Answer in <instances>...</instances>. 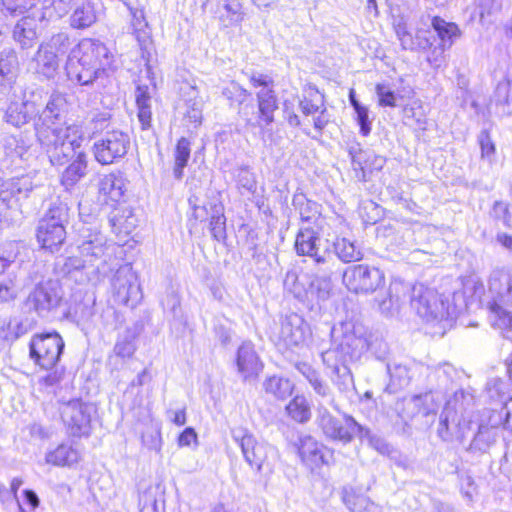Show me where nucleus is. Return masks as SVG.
<instances>
[{
  "instance_id": "obj_21",
  "label": "nucleus",
  "mask_w": 512,
  "mask_h": 512,
  "mask_svg": "<svg viewBox=\"0 0 512 512\" xmlns=\"http://www.w3.org/2000/svg\"><path fill=\"white\" fill-rule=\"evenodd\" d=\"M32 190L33 183L28 176L7 179L0 185V200L8 208H14L27 199Z\"/></svg>"
},
{
  "instance_id": "obj_52",
  "label": "nucleus",
  "mask_w": 512,
  "mask_h": 512,
  "mask_svg": "<svg viewBox=\"0 0 512 512\" xmlns=\"http://www.w3.org/2000/svg\"><path fill=\"white\" fill-rule=\"evenodd\" d=\"M40 45H42L47 50L54 52L56 56L60 57L69 51L71 41L67 33L60 32L53 35L47 42H43Z\"/></svg>"
},
{
  "instance_id": "obj_25",
  "label": "nucleus",
  "mask_w": 512,
  "mask_h": 512,
  "mask_svg": "<svg viewBox=\"0 0 512 512\" xmlns=\"http://www.w3.org/2000/svg\"><path fill=\"white\" fill-rule=\"evenodd\" d=\"M131 15V28L144 59H149L152 49L151 29L146 21L143 9L136 7L128 9Z\"/></svg>"
},
{
  "instance_id": "obj_46",
  "label": "nucleus",
  "mask_w": 512,
  "mask_h": 512,
  "mask_svg": "<svg viewBox=\"0 0 512 512\" xmlns=\"http://www.w3.org/2000/svg\"><path fill=\"white\" fill-rule=\"evenodd\" d=\"M42 6V19H60L67 15L72 8L74 0H40Z\"/></svg>"
},
{
  "instance_id": "obj_38",
  "label": "nucleus",
  "mask_w": 512,
  "mask_h": 512,
  "mask_svg": "<svg viewBox=\"0 0 512 512\" xmlns=\"http://www.w3.org/2000/svg\"><path fill=\"white\" fill-rule=\"evenodd\" d=\"M387 371L390 376V382L386 390L390 393H396L398 390L408 386L413 377L412 368L405 364H388Z\"/></svg>"
},
{
  "instance_id": "obj_20",
  "label": "nucleus",
  "mask_w": 512,
  "mask_h": 512,
  "mask_svg": "<svg viewBox=\"0 0 512 512\" xmlns=\"http://www.w3.org/2000/svg\"><path fill=\"white\" fill-rule=\"evenodd\" d=\"M310 335L306 321L298 314L292 313L281 321L277 335V344L285 348L300 347Z\"/></svg>"
},
{
  "instance_id": "obj_4",
  "label": "nucleus",
  "mask_w": 512,
  "mask_h": 512,
  "mask_svg": "<svg viewBox=\"0 0 512 512\" xmlns=\"http://www.w3.org/2000/svg\"><path fill=\"white\" fill-rule=\"evenodd\" d=\"M331 336L333 346L321 353L323 363H332L333 360L355 362L372 348L368 332L360 323L343 322L332 329Z\"/></svg>"
},
{
  "instance_id": "obj_51",
  "label": "nucleus",
  "mask_w": 512,
  "mask_h": 512,
  "mask_svg": "<svg viewBox=\"0 0 512 512\" xmlns=\"http://www.w3.org/2000/svg\"><path fill=\"white\" fill-rule=\"evenodd\" d=\"M113 226L118 227L124 233H130L138 225V219L130 207H125L112 218Z\"/></svg>"
},
{
  "instance_id": "obj_12",
  "label": "nucleus",
  "mask_w": 512,
  "mask_h": 512,
  "mask_svg": "<svg viewBox=\"0 0 512 512\" xmlns=\"http://www.w3.org/2000/svg\"><path fill=\"white\" fill-rule=\"evenodd\" d=\"M316 424L325 438L344 445L352 442L360 428V424L351 415L344 414L338 418L322 406L317 409Z\"/></svg>"
},
{
  "instance_id": "obj_35",
  "label": "nucleus",
  "mask_w": 512,
  "mask_h": 512,
  "mask_svg": "<svg viewBox=\"0 0 512 512\" xmlns=\"http://www.w3.org/2000/svg\"><path fill=\"white\" fill-rule=\"evenodd\" d=\"M34 60L36 62L37 73L47 79H52L58 72L60 59L54 52L47 50L42 45L38 47Z\"/></svg>"
},
{
  "instance_id": "obj_6",
  "label": "nucleus",
  "mask_w": 512,
  "mask_h": 512,
  "mask_svg": "<svg viewBox=\"0 0 512 512\" xmlns=\"http://www.w3.org/2000/svg\"><path fill=\"white\" fill-rule=\"evenodd\" d=\"M490 320L500 329L512 327V271L507 268H495L488 277Z\"/></svg>"
},
{
  "instance_id": "obj_2",
  "label": "nucleus",
  "mask_w": 512,
  "mask_h": 512,
  "mask_svg": "<svg viewBox=\"0 0 512 512\" xmlns=\"http://www.w3.org/2000/svg\"><path fill=\"white\" fill-rule=\"evenodd\" d=\"M407 299L418 316L426 322L452 321L459 312L456 305H450L435 289L421 283L410 287L400 281L390 284L387 297L377 300L378 308L383 314H392Z\"/></svg>"
},
{
  "instance_id": "obj_41",
  "label": "nucleus",
  "mask_w": 512,
  "mask_h": 512,
  "mask_svg": "<svg viewBox=\"0 0 512 512\" xmlns=\"http://www.w3.org/2000/svg\"><path fill=\"white\" fill-rule=\"evenodd\" d=\"M135 99L138 108V119L143 130L150 128L152 120L151 96L148 86H137Z\"/></svg>"
},
{
  "instance_id": "obj_63",
  "label": "nucleus",
  "mask_w": 512,
  "mask_h": 512,
  "mask_svg": "<svg viewBox=\"0 0 512 512\" xmlns=\"http://www.w3.org/2000/svg\"><path fill=\"white\" fill-rule=\"evenodd\" d=\"M0 75L10 79L17 77V57L14 53H8L0 58Z\"/></svg>"
},
{
  "instance_id": "obj_27",
  "label": "nucleus",
  "mask_w": 512,
  "mask_h": 512,
  "mask_svg": "<svg viewBox=\"0 0 512 512\" xmlns=\"http://www.w3.org/2000/svg\"><path fill=\"white\" fill-rule=\"evenodd\" d=\"M316 266L319 268L318 272L309 276L308 299L326 300L332 289L331 277L336 264Z\"/></svg>"
},
{
  "instance_id": "obj_47",
  "label": "nucleus",
  "mask_w": 512,
  "mask_h": 512,
  "mask_svg": "<svg viewBox=\"0 0 512 512\" xmlns=\"http://www.w3.org/2000/svg\"><path fill=\"white\" fill-rule=\"evenodd\" d=\"M431 24L442 42V50H444L446 46L450 47L453 43V39L457 37L459 32L457 25L446 22L444 19L437 16L432 18Z\"/></svg>"
},
{
  "instance_id": "obj_39",
  "label": "nucleus",
  "mask_w": 512,
  "mask_h": 512,
  "mask_svg": "<svg viewBox=\"0 0 512 512\" xmlns=\"http://www.w3.org/2000/svg\"><path fill=\"white\" fill-rule=\"evenodd\" d=\"M80 459L79 451L71 445L60 444L54 450L48 452L45 461L54 466H72Z\"/></svg>"
},
{
  "instance_id": "obj_40",
  "label": "nucleus",
  "mask_w": 512,
  "mask_h": 512,
  "mask_svg": "<svg viewBox=\"0 0 512 512\" xmlns=\"http://www.w3.org/2000/svg\"><path fill=\"white\" fill-rule=\"evenodd\" d=\"M309 276L300 277L296 270L287 271L284 278V289L300 301L308 300Z\"/></svg>"
},
{
  "instance_id": "obj_13",
  "label": "nucleus",
  "mask_w": 512,
  "mask_h": 512,
  "mask_svg": "<svg viewBox=\"0 0 512 512\" xmlns=\"http://www.w3.org/2000/svg\"><path fill=\"white\" fill-rule=\"evenodd\" d=\"M250 83L259 88L256 93L258 103V116L253 126H268L274 122V112L278 109V100L274 91L273 79L262 73H252Z\"/></svg>"
},
{
  "instance_id": "obj_9",
  "label": "nucleus",
  "mask_w": 512,
  "mask_h": 512,
  "mask_svg": "<svg viewBox=\"0 0 512 512\" xmlns=\"http://www.w3.org/2000/svg\"><path fill=\"white\" fill-rule=\"evenodd\" d=\"M231 437L233 441L240 447L245 461L258 471H262L265 467L270 468L277 457L275 447L259 442L255 436L246 428L235 427L231 429Z\"/></svg>"
},
{
  "instance_id": "obj_29",
  "label": "nucleus",
  "mask_w": 512,
  "mask_h": 512,
  "mask_svg": "<svg viewBox=\"0 0 512 512\" xmlns=\"http://www.w3.org/2000/svg\"><path fill=\"white\" fill-rule=\"evenodd\" d=\"M332 256L343 263L361 261L364 257L361 247L347 237L336 236L330 245Z\"/></svg>"
},
{
  "instance_id": "obj_10",
  "label": "nucleus",
  "mask_w": 512,
  "mask_h": 512,
  "mask_svg": "<svg viewBox=\"0 0 512 512\" xmlns=\"http://www.w3.org/2000/svg\"><path fill=\"white\" fill-rule=\"evenodd\" d=\"M500 426L512 430V396L503 403L500 410H491L486 422L482 421L479 424L469 449L478 452L488 451L497 440Z\"/></svg>"
},
{
  "instance_id": "obj_61",
  "label": "nucleus",
  "mask_w": 512,
  "mask_h": 512,
  "mask_svg": "<svg viewBox=\"0 0 512 512\" xmlns=\"http://www.w3.org/2000/svg\"><path fill=\"white\" fill-rule=\"evenodd\" d=\"M479 16L482 22L487 16H492L501 11L503 0H477Z\"/></svg>"
},
{
  "instance_id": "obj_24",
  "label": "nucleus",
  "mask_w": 512,
  "mask_h": 512,
  "mask_svg": "<svg viewBox=\"0 0 512 512\" xmlns=\"http://www.w3.org/2000/svg\"><path fill=\"white\" fill-rule=\"evenodd\" d=\"M37 114L39 107L34 100L12 101L4 112L3 120L9 125L21 128L31 120L37 119Z\"/></svg>"
},
{
  "instance_id": "obj_31",
  "label": "nucleus",
  "mask_w": 512,
  "mask_h": 512,
  "mask_svg": "<svg viewBox=\"0 0 512 512\" xmlns=\"http://www.w3.org/2000/svg\"><path fill=\"white\" fill-rule=\"evenodd\" d=\"M350 361L333 360L332 363H324L332 370V382L339 392L345 395L352 394L355 390L354 378L348 366Z\"/></svg>"
},
{
  "instance_id": "obj_50",
  "label": "nucleus",
  "mask_w": 512,
  "mask_h": 512,
  "mask_svg": "<svg viewBox=\"0 0 512 512\" xmlns=\"http://www.w3.org/2000/svg\"><path fill=\"white\" fill-rule=\"evenodd\" d=\"M343 501L351 512H365L373 505L369 497L356 493L354 490H345Z\"/></svg>"
},
{
  "instance_id": "obj_62",
  "label": "nucleus",
  "mask_w": 512,
  "mask_h": 512,
  "mask_svg": "<svg viewBox=\"0 0 512 512\" xmlns=\"http://www.w3.org/2000/svg\"><path fill=\"white\" fill-rule=\"evenodd\" d=\"M478 142L481 148V157L492 163L496 149L487 130L481 131L478 136Z\"/></svg>"
},
{
  "instance_id": "obj_49",
  "label": "nucleus",
  "mask_w": 512,
  "mask_h": 512,
  "mask_svg": "<svg viewBox=\"0 0 512 512\" xmlns=\"http://www.w3.org/2000/svg\"><path fill=\"white\" fill-rule=\"evenodd\" d=\"M135 351V336L132 332L126 331L118 337L113 348V355L110 356V359H112L113 356L122 359L130 358L133 356Z\"/></svg>"
},
{
  "instance_id": "obj_57",
  "label": "nucleus",
  "mask_w": 512,
  "mask_h": 512,
  "mask_svg": "<svg viewBox=\"0 0 512 512\" xmlns=\"http://www.w3.org/2000/svg\"><path fill=\"white\" fill-rule=\"evenodd\" d=\"M111 114L107 111L96 112L92 115L89 120L86 130L89 133L96 134L102 132L106 128H108L110 124Z\"/></svg>"
},
{
  "instance_id": "obj_59",
  "label": "nucleus",
  "mask_w": 512,
  "mask_h": 512,
  "mask_svg": "<svg viewBox=\"0 0 512 512\" xmlns=\"http://www.w3.org/2000/svg\"><path fill=\"white\" fill-rule=\"evenodd\" d=\"M6 148H13L14 153L23 158L24 155L29 151L32 146L31 140L25 139L24 136L20 135L19 138L16 136H10L5 140Z\"/></svg>"
},
{
  "instance_id": "obj_56",
  "label": "nucleus",
  "mask_w": 512,
  "mask_h": 512,
  "mask_svg": "<svg viewBox=\"0 0 512 512\" xmlns=\"http://www.w3.org/2000/svg\"><path fill=\"white\" fill-rule=\"evenodd\" d=\"M356 436L361 440L366 439L371 447L382 454L389 451L388 444L383 438L373 434L369 428L362 426L361 424L360 428L357 429Z\"/></svg>"
},
{
  "instance_id": "obj_15",
  "label": "nucleus",
  "mask_w": 512,
  "mask_h": 512,
  "mask_svg": "<svg viewBox=\"0 0 512 512\" xmlns=\"http://www.w3.org/2000/svg\"><path fill=\"white\" fill-rule=\"evenodd\" d=\"M343 283L348 290L359 294L375 292L385 283L383 271L374 266L357 264L348 267L343 273Z\"/></svg>"
},
{
  "instance_id": "obj_11",
  "label": "nucleus",
  "mask_w": 512,
  "mask_h": 512,
  "mask_svg": "<svg viewBox=\"0 0 512 512\" xmlns=\"http://www.w3.org/2000/svg\"><path fill=\"white\" fill-rule=\"evenodd\" d=\"M63 295V290L58 281L40 282L28 293L23 306L27 312H33L41 318H47L60 307Z\"/></svg>"
},
{
  "instance_id": "obj_30",
  "label": "nucleus",
  "mask_w": 512,
  "mask_h": 512,
  "mask_svg": "<svg viewBox=\"0 0 512 512\" xmlns=\"http://www.w3.org/2000/svg\"><path fill=\"white\" fill-rule=\"evenodd\" d=\"M125 180L120 174L110 173L104 175L98 183L99 195L105 203L119 202L125 193Z\"/></svg>"
},
{
  "instance_id": "obj_3",
  "label": "nucleus",
  "mask_w": 512,
  "mask_h": 512,
  "mask_svg": "<svg viewBox=\"0 0 512 512\" xmlns=\"http://www.w3.org/2000/svg\"><path fill=\"white\" fill-rule=\"evenodd\" d=\"M112 57L100 40L83 38L68 55L65 64L67 78L81 86H91L108 76Z\"/></svg>"
},
{
  "instance_id": "obj_37",
  "label": "nucleus",
  "mask_w": 512,
  "mask_h": 512,
  "mask_svg": "<svg viewBox=\"0 0 512 512\" xmlns=\"http://www.w3.org/2000/svg\"><path fill=\"white\" fill-rule=\"evenodd\" d=\"M408 409L413 410L410 415L413 418L416 415H422L424 417L436 414L439 403L433 393L428 392L421 395H415L409 399L406 403Z\"/></svg>"
},
{
  "instance_id": "obj_14",
  "label": "nucleus",
  "mask_w": 512,
  "mask_h": 512,
  "mask_svg": "<svg viewBox=\"0 0 512 512\" xmlns=\"http://www.w3.org/2000/svg\"><path fill=\"white\" fill-rule=\"evenodd\" d=\"M114 302L119 305L135 307L142 299L138 277L131 264L121 265L111 280Z\"/></svg>"
},
{
  "instance_id": "obj_45",
  "label": "nucleus",
  "mask_w": 512,
  "mask_h": 512,
  "mask_svg": "<svg viewBox=\"0 0 512 512\" xmlns=\"http://www.w3.org/2000/svg\"><path fill=\"white\" fill-rule=\"evenodd\" d=\"M237 190L241 195H254L257 191V179L248 166L238 167L234 173Z\"/></svg>"
},
{
  "instance_id": "obj_60",
  "label": "nucleus",
  "mask_w": 512,
  "mask_h": 512,
  "mask_svg": "<svg viewBox=\"0 0 512 512\" xmlns=\"http://www.w3.org/2000/svg\"><path fill=\"white\" fill-rule=\"evenodd\" d=\"M376 94L379 99V105L384 107H396L397 95L387 84H377Z\"/></svg>"
},
{
  "instance_id": "obj_1",
  "label": "nucleus",
  "mask_w": 512,
  "mask_h": 512,
  "mask_svg": "<svg viewBox=\"0 0 512 512\" xmlns=\"http://www.w3.org/2000/svg\"><path fill=\"white\" fill-rule=\"evenodd\" d=\"M68 108L64 93L53 92L45 107L34 121L37 141L53 166L66 164L82 141V131L75 124L65 121Z\"/></svg>"
},
{
  "instance_id": "obj_55",
  "label": "nucleus",
  "mask_w": 512,
  "mask_h": 512,
  "mask_svg": "<svg viewBox=\"0 0 512 512\" xmlns=\"http://www.w3.org/2000/svg\"><path fill=\"white\" fill-rule=\"evenodd\" d=\"M210 232L217 241H223L226 238V218L221 207H215L214 214L211 216Z\"/></svg>"
},
{
  "instance_id": "obj_48",
  "label": "nucleus",
  "mask_w": 512,
  "mask_h": 512,
  "mask_svg": "<svg viewBox=\"0 0 512 512\" xmlns=\"http://www.w3.org/2000/svg\"><path fill=\"white\" fill-rule=\"evenodd\" d=\"M286 412L298 423H306L311 418V410L307 399L304 396H295L286 406Z\"/></svg>"
},
{
  "instance_id": "obj_32",
  "label": "nucleus",
  "mask_w": 512,
  "mask_h": 512,
  "mask_svg": "<svg viewBox=\"0 0 512 512\" xmlns=\"http://www.w3.org/2000/svg\"><path fill=\"white\" fill-rule=\"evenodd\" d=\"M99 11L90 0L79 3L70 16V26L74 29H87L98 20Z\"/></svg>"
},
{
  "instance_id": "obj_19",
  "label": "nucleus",
  "mask_w": 512,
  "mask_h": 512,
  "mask_svg": "<svg viewBox=\"0 0 512 512\" xmlns=\"http://www.w3.org/2000/svg\"><path fill=\"white\" fill-rule=\"evenodd\" d=\"M92 408L80 400H72L61 410L67 433L73 437L88 436L91 432Z\"/></svg>"
},
{
  "instance_id": "obj_36",
  "label": "nucleus",
  "mask_w": 512,
  "mask_h": 512,
  "mask_svg": "<svg viewBox=\"0 0 512 512\" xmlns=\"http://www.w3.org/2000/svg\"><path fill=\"white\" fill-rule=\"evenodd\" d=\"M223 97L229 102L231 107H239L240 116L247 122L251 123V119L246 112V106L241 108L251 94L238 83L232 81L222 89Z\"/></svg>"
},
{
  "instance_id": "obj_34",
  "label": "nucleus",
  "mask_w": 512,
  "mask_h": 512,
  "mask_svg": "<svg viewBox=\"0 0 512 512\" xmlns=\"http://www.w3.org/2000/svg\"><path fill=\"white\" fill-rule=\"evenodd\" d=\"M395 32L405 50L427 49L432 45L430 38L423 35L425 31L419 30L414 38L403 21L395 25Z\"/></svg>"
},
{
  "instance_id": "obj_54",
  "label": "nucleus",
  "mask_w": 512,
  "mask_h": 512,
  "mask_svg": "<svg viewBox=\"0 0 512 512\" xmlns=\"http://www.w3.org/2000/svg\"><path fill=\"white\" fill-rule=\"evenodd\" d=\"M40 0H1L2 9L12 16H20L34 8Z\"/></svg>"
},
{
  "instance_id": "obj_53",
  "label": "nucleus",
  "mask_w": 512,
  "mask_h": 512,
  "mask_svg": "<svg viewBox=\"0 0 512 512\" xmlns=\"http://www.w3.org/2000/svg\"><path fill=\"white\" fill-rule=\"evenodd\" d=\"M349 156L351 158L353 169L356 171V175L363 174L364 166L367 165L370 159V154L372 151L363 150L360 147V144L354 143L349 146L348 149Z\"/></svg>"
},
{
  "instance_id": "obj_18",
  "label": "nucleus",
  "mask_w": 512,
  "mask_h": 512,
  "mask_svg": "<svg viewBox=\"0 0 512 512\" xmlns=\"http://www.w3.org/2000/svg\"><path fill=\"white\" fill-rule=\"evenodd\" d=\"M295 445L301 461L312 472L318 471L322 466H328L334 462L333 450L309 434L299 435Z\"/></svg>"
},
{
  "instance_id": "obj_58",
  "label": "nucleus",
  "mask_w": 512,
  "mask_h": 512,
  "mask_svg": "<svg viewBox=\"0 0 512 512\" xmlns=\"http://www.w3.org/2000/svg\"><path fill=\"white\" fill-rule=\"evenodd\" d=\"M18 296V287L15 279L9 277L0 281V305L13 302Z\"/></svg>"
},
{
  "instance_id": "obj_17",
  "label": "nucleus",
  "mask_w": 512,
  "mask_h": 512,
  "mask_svg": "<svg viewBox=\"0 0 512 512\" xmlns=\"http://www.w3.org/2000/svg\"><path fill=\"white\" fill-rule=\"evenodd\" d=\"M319 242V231L310 226L301 227L296 235L294 249L297 255L310 257L315 265L336 264L330 247L321 251Z\"/></svg>"
},
{
  "instance_id": "obj_64",
  "label": "nucleus",
  "mask_w": 512,
  "mask_h": 512,
  "mask_svg": "<svg viewBox=\"0 0 512 512\" xmlns=\"http://www.w3.org/2000/svg\"><path fill=\"white\" fill-rule=\"evenodd\" d=\"M496 103L503 106L504 114L512 113V98L509 96V85L498 84L495 91Z\"/></svg>"
},
{
  "instance_id": "obj_22",
  "label": "nucleus",
  "mask_w": 512,
  "mask_h": 512,
  "mask_svg": "<svg viewBox=\"0 0 512 512\" xmlns=\"http://www.w3.org/2000/svg\"><path fill=\"white\" fill-rule=\"evenodd\" d=\"M82 241L78 248L83 261L91 265L102 259L107 250V238L98 230L82 229Z\"/></svg>"
},
{
  "instance_id": "obj_44",
  "label": "nucleus",
  "mask_w": 512,
  "mask_h": 512,
  "mask_svg": "<svg viewBox=\"0 0 512 512\" xmlns=\"http://www.w3.org/2000/svg\"><path fill=\"white\" fill-rule=\"evenodd\" d=\"M191 153V142L181 137L174 150L173 175L177 180H181L184 175V168L187 166Z\"/></svg>"
},
{
  "instance_id": "obj_23",
  "label": "nucleus",
  "mask_w": 512,
  "mask_h": 512,
  "mask_svg": "<svg viewBox=\"0 0 512 512\" xmlns=\"http://www.w3.org/2000/svg\"><path fill=\"white\" fill-rule=\"evenodd\" d=\"M235 363L238 373L244 381L257 378L263 369V364L251 342H243L239 346Z\"/></svg>"
},
{
  "instance_id": "obj_33",
  "label": "nucleus",
  "mask_w": 512,
  "mask_h": 512,
  "mask_svg": "<svg viewBox=\"0 0 512 512\" xmlns=\"http://www.w3.org/2000/svg\"><path fill=\"white\" fill-rule=\"evenodd\" d=\"M292 205L298 211L302 222L315 223L321 225V205L315 201L307 199L302 193L293 196Z\"/></svg>"
},
{
  "instance_id": "obj_43",
  "label": "nucleus",
  "mask_w": 512,
  "mask_h": 512,
  "mask_svg": "<svg viewBox=\"0 0 512 512\" xmlns=\"http://www.w3.org/2000/svg\"><path fill=\"white\" fill-rule=\"evenodd\" d=\"M263 388L267 394L272 395L276 399L285 400L291 396L294 385L287 378L271 376L263 382Z\"/></svg>"
},
{
  "instance_id": "obj_16",
  "label": "nucleus",
  "mask_w": 512,
  "mask_h": 512,
  "mask_svg": "<svg viewBox=\"0 0 512 512\" xmlns=\"http://www.w3.org/2000/svg\"><path fill=\"white\" fill-rule=\"evenodd\" d=\"M130 147V137L120 130L107 131L93 145L96 161L102 165L112 164L123 158Z\"/></svg>"
},
{
  "instance_id": "obj_28",
  "label": "nucleus",
  "mask_w": 512,
  "mask_h": 512,
  "mask_svg": "<svg viewBox=\"0 0 512 512\" xmlns=\"http://www.w3.org/2000/svg\"><path fill=\"white\" fill-rule=\"evenodd\" d=\"M38 20L31 16H23L14 25L12 36L22 49L33 47L40 35Z\"/></svg>"
},
{
  "instance_id": "obj_7",
  "label": "nucleus",
  "mask_w": 512,
  "mask_h": 512,
  "mask_svg": "<svg viewBox=\"0 0 512 512\" xmlns=\"http://www.w3.org/2000/svg\"><path fill=\"white\" fill-rule=\"evenodd\" d=\"M473 404V396L464 390L456 391L453 397L447 401L440 415L437 429V434L443 441L459 443L464 441L470 424L465 413Z\"/></svg>"
},
{
  "instance_id": "obj_8",
  "label": "nucleus",
  "mask_w": 512,
  "mask_h": 512,
  "mask_svg": "<svg viewBox=\"0 0 512 512\" xmlns=\"http://www.w3.org/2000/svg\"><path fill=\"white\" fill-rule=\"evenodd\" d=\"M67 203L56 199L51 202L44 217L37 227V240L42 248L54 252L64 243L66 238L65 225L68 222Z\"/></svg>"
},
{
  "instance_id": "obj_5",
  "label": "nucleus",
  "mask_w": 512,
  "mask_h": 512,
  "mask_svg": "<svg viewBox=\"0 0 512 512\" xmlns=\"http://www.w3.org/2000/svg\"><path fill=\"white\" fill-rule=\"evenodd\" d=\"M65 347L57 332L36 334L29 343V357L35 365L50 371L40 379L45 386H54L63 378L64 369L57 366Z\"/></svg>"
},
{
  "instance_id": "obj_26",
  "label": "nucleus",
  "mask_w": 512,
  "mask_h": 512,
  "mask_svg": "<svg viewBox=\"0 0 512 512\" xmlns=\"http://www.w3.org/2000/svg\"><path fill=\"white\" fill-rule=\"evenodd\" d=\"M80 145L81 142L75 147L73 156L66 162L71 161V163L65 168L60 177L61 185L67 192L71 191L87 174V155L79 150Z\"/></svg>"
},
{
  "instance_id": "obj_42",
  "label": "nucleus",
  "mask_w": 512,
  "mask_h": 512,
  "mask_svg": "<svg viewBox=\"0 0 512 512\" xmlns=\"http://www.w3.org/2000/svg\"><path fill=\"white\" fill-rule=\"evenodd\" d=\"M295 368L305 377L317 395L321 397H328L331 395V390L328 384L322 380L319 373L309 364L299 362L295 364Z\"/></svg>"
}]
</instances>
